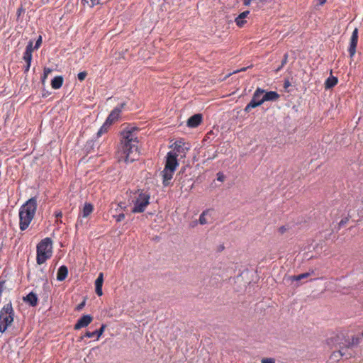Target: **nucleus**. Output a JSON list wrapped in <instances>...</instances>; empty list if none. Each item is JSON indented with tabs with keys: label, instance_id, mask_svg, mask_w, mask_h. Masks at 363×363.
I'll return each mask as SVG.
<instances>
[{
	"label": "nucleus",
	"instance_id": "11",
	"mask_svg": "<svg viewBox=\"0 0 363 363\" xmlns=\"http://www.w3.org/2000/svg\"><path fill=\"white\" fill-rule=\"evenodd\" d=\"M93 317L91 315H83L76 323L74 329L77 330L88 326L92 321Z\"/></svg>",
	"mask_w": 363,
	"mask_h": 363
},
{
	"label": "nucleus",
	"instance_id": "18",
	"mask_svg": "<svg viewBox=\"0 0 363 363\" xmlns=\"http://www.w3.org/2000/svg\"><path fill=\"white\" fill-rule=\"evenodd\" d=\"M104 282V274L102 272L99 273L97 279L95 281V291L96 294L101 296L103 295L102 286Z\"/></svg>",
	"mask_w": 363,
	"mask_h": 363
},
{
	"label": "nucleus",
	"instance_id": "15",
	"mask_svg": "<svg viewBox=\"0 0 363 363\" xmlns=\"http://www.w3.org/2000/svg\"><path fill=\"white\" fill-rule=\"evenodd\" d=\"M202 118H203V116H202V114H201V113H196V114L193 115L187 120V123H186L187 126L189 128L197 127L201 123Z\"/></svg>",
	"mask_w": 363,
	"mask_h": 363
},
{
	"label": "nucleus",
	"instance_id": "45",
	"mask_svg": "<svg viewBox=\"0 0 363 363\" xmlns=\"http://www.w3.org/2000/svg\"><path fill=\"white\" fill-rule=\"evenodd\" d=\"M252 0H243V4L246 6H249Z\"/></svg>",
	"mask_w": 363,
	"mask_h": 363
},
{
	"label": "nucleus",
	"instance_id": "31",
	"mask_svg": "<svg viewBox=\"0 0 363 363\" xmlns=\"http://www.w3.org/2000/svg\"><path fill=\"white\" fill-rule=\"evenodd\" d=\"M52 72V69L49 67H45L43 70V75L41 78L42 83L44 84L45 82V79H47L48 74Z\"/></svg>",
	"mask_w": 363,
	"mask_h": 363
},
{
	"label": "nucleus",
	"instance_id": "48",
	"mask_svg": "<svg viewBox=\"0 0 363 363\" xmlns=\"http://www.w3.org/2000/svg\"><path fill=\"white\" fill-rule=\"evenodd\" d=\"M23 9L22 8H19L17 11V14L18 16H19L21 13V11H22Z\"/></svg>",
	"mask_w": 363,
	"mask_h": 363
},
{
	"label": "nucleus",
	"instance_id": "28",
	"mask_svg": "<svg viewBox=\"0 0 363 363\" xmlns=\"http://www.w3.org/2000/svg\"><path fill=\"white\" fill-rule=\"evenodd\" d=\"M111 125L107 124L106 122H104L103 125L99 129L98 132L96 133V138L101 137L102 134L107 131L108 128Z\"/></svg>",
	"mask_w": 363,
	"mask_h": 363
},
{
	"label": "nucleus",
	"instance_id": "6",
	"mask_svg": "<svg viewBox=\"0 0 363 363\" xmlns=\"http://www.w3.org/2000/svg\"><path fill=\"white\" fill-rule=\"evenodd\" d=\"M264 90L261 88H257L252 95V98L249 104L245 106L244 111L249 112L251 108H255L264 103L262 94Z\"/></svg>",
	"mask_w": 363,
	"mask_h": 363
},
{
	"label": "nucleus",
	"instance_id": "13",
	"mask_svg": "<svg viewBox=\"0 0 363 363\" xmlns=\"http://www.w3.org/2000/svg\"><path fill=\"white\" fill-rule=\"evenodd\" d=\"M185 171H186V167H182L181 169L179 170V172H178V174H177L176 179H175L178 182L179 186H180V189L182 190L183 189V188L185 187L186 182H189L191 181V179L186 178V175L185 177H184V174L185 173Z\"/></svg>",
	"mask_w": 363,
	"mask_h": 363
},
{
	"label": "nucleus",
	"instance_id": "9",
	"mask_svg": "<svg viewBox=\"0 0 363 363\" xmlns=\"http://www.w3.org/2000/svg\"><path fill=\"white\" fill-rule=\"evenodd\" d=\"M358 42V29L355 28L352 33L348 52L350 57H353L356 52Z\"/></svg>",
	"mask_w": 363,
	"mask_h": 363
},
{
	"label": "nucleus",
	"instance_id": "17",
	"mask_svg": "<svg viewBox=\"0 0 363 363\" xmlns=\"http://www.w3.org/2000/svg\"><path fill=\"white\" fill-rule=\"evenodd\" d=\"M106 328V325L103 324L101 325V328L98 330H96L93 332L87 331L84 334V337L88 338L94 337V336H96V340H99V337L102 335L103 333L104 332V330ZM84 338V336L80 337V340H82Z\"/></svg>",
	"mask_w": 363,
	"mask_h": 363
},
{
	"label": "nucleus",
	"instance_id": "22",
	"mask_svg": "<svg viewBox=\"0 0 363 363\" xmlns=\"http://www.w3.org/2000/svg\"><path fill=\"white\" fill-rule=\"evenodd\" d=\"M264 102L265 101H275L279 98V94L274 91H265L262 94Z\"/></svg>",
	"mask_w": 363,
	"mask_h": 363
},
{
	"label": "nucleus",
	"instance_id": "23",
	"mask_svg": "<svg viewBox=\"0 0 363 363\" xmlns=\"http://www.w3.org/2000/svg\"><path fill=\"white\" fill-rule=\"evenodd\" d=\"M249 13V11H245L240 13L238 16L235 18V22L238 27L241 28L245 24L246 21L245 20V18L247 17Z\"/></svg>",
	"mask_w": 363,
	"mask_h": 363
},
{
	"label": "nucleus",
	"instance_id": "44",
	"mask_svg": "<svg viewBox=\"0 0 363 363\" xmlns=\"http://www.w3.org/2000/svg\"><path fill=\"white\" fill-rule=\"evenodd\" d=\"M62 213L61 211H58V212L55 213V217L57 218V219H58L59 218H62Z\"/></svg>",
	"mask_w": 363,
	"mask_h": 363
},
{
	"label": "nucleus",
	"instance_id": "27",
	"mask_svg": "<svg viewBox=\"0 0 363 363\" xmlns=\"http://www.w3.org/2000/svg\"><path fill=\"white\" fill-rule=\"evenodd\" d=\"M312 274H313V271H312L311 272L302 273V274H298V275L291 276V277H289V279L291 281H301L303 279L308 278Z\"/></svg>",
	"mask_w": 363,
	"mask_h": 363
},
{
	"label": "nucleus",
	"instance_id": "47",
	"mask_svg": "<svg viewBox=\"0 0 363 363\" xmlns=\"http://www.w3.org/2000/svg\"><path fill=\"white\" fill-rule=\"evenodd\" d=\"M320 5H323L326 2V0H318Z\"/></svg>",
	"mask_w": 363,
	"mask_h": 363
},
{
	"label": "nucleus",
	"instance_id": "38",
	"mask_svg": "<svg viewBox=\"0 0 363 363\" xmlns=\"http://www.w3.org/2000/svg\"><path fill=\"white\" fill-rule=\"evenodd\" d=\"M262 363H275V360L273 358H264L262 359Z\"/></svg>",
	"mask_w": 363,
	"mask_h": 363
},
{
	"label": "nucleus",
	"instance_id": "46",
	"mask_svg": "<svg viewBox=\"0 0 363 363\" xmlns=\"http://www.w3.org/2000/svg\"><path fill=\"white\" fill-rule=\"evenodd\" d=\"M194 186V184L191 183L190 185L188 186L187 188H185V191H189V190H191Z\"/></svg>",
	"mask_w": 363,
	"mask_h": 363
},
{
	"label": "nucleus",
	"instance_id": "7",
	"mask_svg": "<svg viewBox=\"0 0 363 363\" xmlns=\"http://www.w3.org/2000/svg\"><path fill=\"white\" fill-rule=\"evenodd\" d=\"M125 103H121L118 104L109 113L105 122L107 124L111 125L113 123L118 120L123 108L125 106Z\"/></svg>",
	"mask_w": 363,
	"mask_h": 363
},
{
	"label": "nucleus",
	"instance_id": "14",
	"mask_svg": "<svg viewBox=\"0 0 363 363\" xmlns=\"http://www.w3.org/2000/svg\"><path fill=\"white\" fill-rule=\"evenodd\" d=\"M94 206L90 203H86L84 206V208L82 209V211L81 214L79 216V218L77 219L76 226L77 227L79 224H82V220L80 219V216H82L84 218H86L89 216L93 211Z\"/></svg>",
	"mask_w": 363,
	"mask_h": 363
},
{
	"label": "nucleus",
	"instance_id": "19",
	"mask_svg": "<svg viewBox=\"0 0 363 363\" xmlns=\"http://www.w3.org/2000/svg\"><path fill=\"white\" fill-rule=\"evenodd\" d=\"M361 340L362 338L360 337L352 336L351 340H345V343H342V346L345 347L347 351H348V350L352 347L358 345L360 343Z\"/></svg>",
	"mask_w": 363,
	"mask_h": 363
},
{
	"label": "nucleus",
	"instance_id": "30",
	"mask_svg": "<svg viewBox=\"0 0 363 363\" xmlns=\"http://www.w3.org/2000/svg\"><path fill=\"white\" fill-rule=\"evenodd\" d=\"M350 217L351 216L348 213L347 216H345L341 219V220L338 223V230L340 229L342 227L345 226L347 223Z\"/></svg>",
	"mask_w": 363,
	"mask_h": 363
},
{
	"label": "nucleus",
	"instance_id": "42",
	"mask_svg": "<svg viewBox=\"0 0 363 363\" xmlns=\"http://www.w3.org/2000/svg\"><path fill=\"white\" fill-rule=\"evenodd\" d=\"M118 207L121 209V210H125L126 208V206L125 205V203H123V202H120L118 204Z\"/></svg>",
	"mask_w": 363,
	"mask_h": 363
},
{
	"label": "nucleus",
	"instance_id": "29",
	"mask_svg": "<svg viewBox=\"0 0 363 363\" xmlns=\"http://www.w3.org/2000/svg\"><path fill=\"white\" fill-rule=\"evenodd\" d=\"M288 57H289L288 53H285L284 55V57H283V59L281 60V65L277 68H276V69H275L276 72H279L284 67V66L287 63V62H288Z\"/></svg>",
	"mask_w": 363,
	"mask_h": 363
},
{
	"label": "nucleus",
	"instance_id": "37",
	"mask_svg": "<svg viewBox=\"0 0 363 363\" xmlns=\"http://www.w3.org/2000/svg\"><path fill=\"white\" fill-rule=\"evenodd\" d=\"M217 180L219 182H223L225 179V176L222 172H218L216 174Z\"/></svg>",
	"mask_w": 363,
	"mask_h": 363
},
{
	"label": "nucleus",
	"instance_id": "39",
	"mask_svg": "<svg viewBox=\"0 0 363 363\" xmlns=\"http://www.w3.org/2000/svg\"><path fill=\"white\" fill-rule=\"evenodd\" d=\"M86 304L85 300H84L82 302H81L76 307L77 311H81L84 307Z\"/></svg>",
	"mask_w": 363,
	"mask_h": 363
},
{
	"label": "nucleus",
	"instance_id": "21",
	"mask_svg": "<svg viewBox=\"0 0 363 363\" xmlns=\"http://www.w3.org/2000/svg\"><path fill=\"white\" fill-rule=\"evenodd\" d=\"M174 172H170L169 169H164L162 172V184L164 186H168L170 184V181L172 180Z\"/></svg>",
	"mask_w": 363,
	"mask_h": 363
},
{
	"label": "nucleus",
	"instance_id": "25",
	"mask_svg": "<svg viewBox=\"0 0 363 363\" xmlns=\"http://www.w3.org/2000/svg\"><path fill=\"white\" fill-rule=\"evenodd\" d=\"M63 77L62 76H57L54 77L51 81V86L54 89H60L63 84Z\"/></svg>",
	"mask_w": 363,
	"mask_h": 363
},
{
	"label": "nucleus",
	"instance_id": "3",
	"mask_svg": "<svg viewBox=\"0 0 363 363\" xmlns=\"http://www.w3.org/2000/svg\"><path fill=\"white\" fill-rule=\"evenodd\" d=\"M52 255V241L50 238L43 239L37 245L36 262L42 264Z\"/></svg>",
	"mask_w": 363,
	"mask_h": 363
},
{
	"label": "nucleus",
	"instance_id": "35",
	"mask_svg": "<svg viewBox=\"0 0 363 363\" xmlns=\"http://www.w3.org/2000/svg\"><path fill=\"white\" fill-rule=\"evenodd\" d=\"M42 44V36L40 35L35 42V45L33 47V50H38Z\"/></svg>",
	"mask_w": 363,
	"mask_h": 363
},
{
	"label": "nucleus",
	"instance_id": "49",
	"mask_svg": "<svg viewBox=\"0 0 363 363\" xmlns=\"http://www.w3.org/2000/svg\"><path fill=\"white\" fill-rule=\"evenodd\" d=\"M259 1H262V2H264V1H266L267 0H259Z\"/></svg>",
	"mask_w": 363,
	"mask_h": 363
},
{
	"label": "nucleus",
	"instance_id": "8",
	"mask_svg": "<svg viewBox=\"0 0 363 363\" xmlns=\"http://www.w3.org/2000/svg\"><path fill=\"white\" fill-rule=\"evenodd\" d=\"M178 164L177 152H169L166 157L164 169H169L170 172H174Z\"/></svg>",
	"mask_w": 363,
	"mask_h": 363
},
{
	"label": "nucleus",
	"instance_id": "20",
	"mask_svg": "<svg viewBox=\"0 0 363 363\" xmlns=\"http://www.w3.org/2000/svg\"><path fill=\"white\" fill-rule=\"evenodd\" d=\"M23 300L32 307L36 306L38 301L37 295L33 292H30L26 296L23 298Z\"/></svg>",
	"mask_w": 363,
	"mask_h": 363
},
{
	"label": "nucleus",
	"instance_id": "41",
	"mask_svg": "<svg viewBox=\"0 0 363 363\" xmlns=\"http://www.w3.org/2000/svg\"><path fill=\"white\" fill-rule=\"evenodd\" d=\"M290 86V82L289 80H285L284 82V88L286 90Z\"/></svg>",
	"mask_w": 363,
	"mask_h": 363
},
{
	"label": "nucleus",
	"instance_id": "1",
	"mask_svg": "<svg viewBox=\"0 0 363 363\" xmlns=\"http://www.w3.org/2000/svg\"><path fill=\"white\" fill-rule=\"evenodd\" d=\"M138 131L137 127L128 125L120 132L121 143L118 152L119 161L132 163L139 159V141L136 135Z\"/></svg>",
	"mask_w": 363,
	"mask_h": 363
},
{
	"label": "nucleus",
	"instance_id": "16",
	"mask_svg": "<svg viewBox=\"0 0 363 363\" xmlns=\"http://www.w3.org/2000/svg\"><path fill=\"white\" fill-rule=\"evenodd\" d=\"M33 50V43L32 40H30L26 45V50L23 53V60L26 62H32V52Z\"/></svg>",
	"mask_w": 363,
	"mask_h": 363
},
{
	"label": "nucleus",
	"instance_id": "10",
	"mask_svg": "<svg viewBox=\"0 0 363 363\" xmlns=\"http://www.w3.org/2000/svg\"><path fill=\"white\" fill-rule=\"evenodd\" d=\"M352 356V353L345 350V347L340 346L338 351L333 352L330 357V359L333 361H338L342 357H345L346 359H349Z\"/></svg>",
	"mask_w": 363,
	"mask_h": 363
},
{
	"label": "nucleus",
	"instance_id": "36",
	"mask_svg": "<svg viewBox=\"0 0 363 363\" xmlns=\"http://www.w3.org/2000/svg\"><path fill=\"white\" fill-rule=\"evenodd\" d=\"M113 218L116 219V222H121L125 218V214L121 213L118 215L113 216Z\"/></svg>",
	"mask_w": 363,
	"mask_h": 363
},
{
	"label": "nucleus",
	"instance_id": "50",
	"mask_svg": "<svg viewBox=\"0 0 363 363\" xmlns=\"http://www.w3.org/2000/svg\"><path fill=\"white\" fill-rule=\"evenodd\" d=\"M362 337H363V331L362 332Z\"/></svg>",
	"mask_w": 363,
	"mask_h": 363
},
{
	"label": "nucleus",
	"instance_id": "2",
	"mask_svg": "<svg viewBox=\"0 0 363 363\" xmlns=\"http://www.w3.org/2000/svg\"><path fill=\"white\" fill-rule=\"evenodd\" d=\"M38 206L35 196L29 199L19 209V228L21 230H26L34 218Z\"/></svg>",
	"mask_w": 363,
	"mask_h": 363
},
{
	"label": "nucleus",
	"instance_id": "24",
	"mask_svg": "<svg viewBox=\"0 0 363 363\" xmlns=\"http://www.w3.org/2000/svg\"><path fill=\"white\" fill-rule=\"evenodd\" d=\"M68 274V269L65 265H62L58 269L57 273V280L59 281H64Z\"/></svg>",
	"mask_w": 363,
	"mask_h": 363
},
{
	"label": "nucleus",
	"instance_id": "33",
	"mask_svg": "<svg viewBox=\"0 0 363 363\" xmlns=\"http://www.w3.org/2000/svg\"><path fill=\"white\" fill-rule=\"evenodd\" d=\"M83 4H89L90 7H94L100 4V0H82Z\"/></svg>",
	"mask_w": 363,
	"mask_h": 363
},
{
	"label": "nucleus",
	"instance_id": "34",
	"mask_svg": "<svg viewBox=\"0 0 363 363\" xmlns=\"http://www.w3.org/2000/svg\"><path fill=\"white\" fill-rule=\"evenodd\" d=\"M86 76H87V72L86 71H83V72L78 73L77 78L80 82H82L85 79Z\"/></svg>",
	"mask_w": 363,
	"mask_h": 363
},
{
	"label": "nucleus",
	"instance_id": "40",
	"mask_svg": "<svg viewBox=\"0 0 363 363\" xmlns=\"http://www.w3.org/2000/svg\"><path fill=\"white\" fill-rule=\"evenodd\" d=\"M26 65L24 67V72L27 73L29 71V69H30L31 62H29V63L28 62H26Z\"/></svg>",
	"mask_w": 363,
	"mask_h": 363
},
{
	"label": "nucleus",
	"instance_id": "26",
	"mask_svg": "<svg viewBox=\"0 0 363 363\" xmlns=\"http://www.w3.org/2000/svg\"><path fill=\"white\" fill-rule=\"evenodd\" d=\"M337 78L333 76L329 77L325 82V87L326 89H330L335 86L337 84Z\"/></svg>",
	"mask_w": 363,
	"mask_h": 363
},
{
	"label": "nucleus",
	"instance_id": "12",
	"mask_svg": "<svg viewBox=\"0 0 363 363\" xmlns=\"http://www.w3.org/2000/svg\"><path fill=\"white\" fill-rule=\"evenodd\" d=\"M189 150V145L179 140L174 143V150L172 152H175L177 154V157L179 155H185L186 152Z\"/></svg>",
	"mask_w": 363,
	"mask_h": 363
},
{
	"label": "nucleus",
	"instance_id": "32",
	"mask_svg": "<svg viewBox=\"0 0 363 363\" xmlns=\"http://www.w3.org/2000/svg\"><path fill=\"white\" fill-rule=\"evenodd\" d=\"M208 213V210H206V211H203L202 213L200 215L199 219L200 224L204 225V224L207 223V220L206 219V215H207Z\"/></svg>",
	"mask_w": 363,
	"mask_h": 363
},
{
	"label": "nucleus",
	"instance_id": "43",
	"mask_svg": "<svg viewBox=\"0 0 363 363\" xmlns=\"http://www.w3.org/2000/svg\"><path fill=\"white\" fill-rule=\"evenodd\" d=\"M286 228L285 226H281L279 228V231L280 233L283 234L286 232Z\"/></svg>",
	"mask_w": 363,
	"mask_h": 363
},
{
	"label": "nucleus",
	"instance_id": "5",
	"mask_svg": "<svg viewBox=\"0 0 363 363\" xmlns=\"http://www.w3.org/2000/svg\"><path fill=\"white\" fill-rule=\"evenodd\" d=\"M150 195L149 193L141 191L133 201L134 206L132 213H138L145 211L147 206L150 203Z\"/></svg>",
	"mask_w": 363,
	"mask_h": 363
},
{
	"label": "nucleus",
	"instance_id": "4",
	"mask_svg": "<svg viewBox=\"0 0 363 363\" xmlns=\"http://www.w3.org/2000/svg\"><path fill=\"white\" fill-rule=\"evenodd\" d=\"M14 311L10 301L0 311V333H4L13 321Z\"/></svg>",
	"mask_w": 363,
	"mask_h": 363
}]
</instances>
